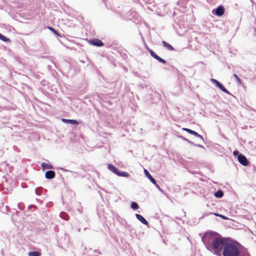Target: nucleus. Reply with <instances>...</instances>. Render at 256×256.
Returning <instances> with one entry per match:
<instances>
[{
    "label": "nucleus",
    "instance_id": "obj_22",
    "mask_svg": "<svg viewBox=\"0 0 256 256\" xmlns=\"http://www.w3.org/2000/svg\"><path fill=\"white\" fill-rule=\"evenodd\" d=\"M212 214H214V215L217 216H219V217H220L224 219V220H227L228 218L223 216V215H222V214H216V213H211Z\"/></svg>",
    "mask_w": 256,
    "mask_h": 256
},
{
    "label": "nucleus",
    "instance_id": "obj_24",
    "mask_svg": "<svg viewBox=\"0 0 256 256\" xmlns=\"http://www.w3.org/2000/svg\"><path fill=\"white\" fill-rule=\"evenodd\" d=\"M35 192L37 194L39 195L42 192V189L40 188H37L36 189Z\"/></svg>",
    "mask_w": 256,
    "mask_h": 256
},
{
    "label": "nucleus",
    "instance_id": "obj_26",
    "mask_svg": "<svg viewBox=\"0 0 256 256\" xmlns=\"http://www.w3.org/2000/svg\"><path fill=\"white\" fill-rule=\"evenodd\" d=\"M155 185L158 188V189H159L160 190H161L160 186L158 184H155Z\"/></svg>",
    "mask_w": 256,
    "mask_h": 256
},
{
    "label": "nucleus",
    "instance_id": "obj_21",
    "mask_svg": "<svg viewBox=\"0 0 256 256\" xmlns=\"http://www.w3.org/2000/svg\"><path fill=\"white\" fill-rule=\"evenodd\" d=\"M42 168L44 169L52 168V167L50 166H49L48 164H46V163H42Z\"/></svg>",
    "mask_w": 256,
    "mask_h": 256
},
{
    "label": "nucleus",
    "instance_id": "obj_1",
    "mask_svg": "<svg viewBox=\"0 0 256 256\" xmlns=\"http://www.w3.org/2000/svg\"><path fill=\"white\" fill-rule=\"evenodd\" d=\"M202 240L208 250L219 256L230 242L228 240L220 238L216 233L212 232L206 233Z\"/></svg>",
    "mask_w": 256,
    "mask_h": 256
},
{
    "label": "nucleus",
    "instance_id": "obj_23",
    "mask_svg": "<svg viewBox=\"0 0 256 256\" xmlns=\"http://www.w3.org/2000/svg\"><path fill=\"white\" fill-rule=\"evenodd\" d=\"M234 78H236V80L237 81V82L239 84H241L242 83V81L240 79V78H238V76L237 74H234Z\"/></svg>",
    "mask_w": 256,
    "mask_h": 256
},
{
    "label": "nucleus",
    "instance_id": "obj_28",
    "mask_svg": "<svg viewBox=\"0 0 256 256\" xmlns=\"http://www.w3.org/2000/svg\"><path fill=\"white\" fill-rule=\"evenodd\" d=\"M244 256H250L248 254H246L244 255Z\"/></svg>",
    "mask_w": 256,
    "mask_h": 256
},
{
    "label": "nucleus",
    "instance_id": "obj_14",
    "mask_svg": "<svg viewBox=\"0 0 256 256\" xmlns=\"http://www.w3.org/2000/svg\"><path fill=\"white\" fill-rule=\"evenodd\" d=\"M62 120L64 122H68L72 124H78L77 121L74 120H67L63 118L62 119Z\"/></svg>",
    "mask_w": 256,
    "mask_h": 256
},
{
    "label": "nucleus",
    "instance_id": "obj_2",
    "mask_svg": "<svg viewBox=\"0 0 256 256\" xmlns=\"http://www.w3.org/2000/svg\"><path fill=\"white\" fill-rule=\"evenodd\" d=\"M222 254L224 256H240V252L238 248L230 242L225 247Z\"/></svg>",
    "mask_w": 256,
    "mask_h": 256
},
{
    "label": "nucleus",
    "instance_id": "obj_16",
    "mask_svg": "<svg viewBox=\"0 0 256 256\" xmlns=\"http://www.w3.org/2000/svg\"><path fill=\"white\" fill-rule=\"evenodd\" d=\"M40 254L38 252H32L28 254V256H40Z\"/></svg>",
    "mask_w": 256,
    "mask_h": 256
},
{
    "label": "nucleus",
    "instance_id": "obj_8",
    "mask_svg": "<svg viewBox=\"0 0 256 256\" xmlns=\"http://www.w3.org/2000/svg\"><path fill=\"white\" fill-rule=\"evenodd\" d=\"M144 173L150 180L154 184H156V180L152 176L149 172L146 170H144Z\"/></svg>",
    "mask_w": 256,
    "mask_h": 256
},
{
    "label": "nucleus",
    "instance_id": "obj_5",
    "mask_svg": "<svg viewBox=\"0 0 256 256\" xmlns=\"http://www.w3.org/2000/svg\"><path fill=\"white\" fill-rule=\"evenodd\" d=\"M182 130L184 131H186L187 132H188L189 134H193L194 135V136L200 138V139H203V138L202 136H200V134H199L198 133H197L195 131H194L190 129H189V128H183Z\"/></svg>",
    "mask_w": 256,
    "mask_h": 256
},
{
    "label": "nucleus",
    "instance_id": "obj_12",
    "mask_svg": "<svg viewBox=\"0 0 256 256\" xmlns=\"http://www.w3.org/2000/svg\"><path fill=\"white\" fill-rule=\"evenodd\" d=\"M108 168L111 172H114L116 174H117V173L118 172V170L114 165H112V164H109L108 166Z\"/></svg>",
    "mask_w": 256,
    "mask_h": 256
},
{
    "label": "nucleus",
    "instance_id": "obj_20",
    "mask_svg": "<svg viewBox=\"0 0 256 256\" xmlns=\"http://www.w3.org/2000/svg\"><path fill=\"white\" fill-rule=\"evenodd\" d=\"M0 39L4 42H8L9 40V39L6 36L0 34Z\"/></svg>",
    "mask_w": 256,
    "mask_h": 256
},
{
    "label": "nucleus",
    "instance_id": "obj_19",
    "mask_svg": "<svg viewBox=\"0 0 256 256\" xmlns=\"http://www.w3.org/2000/svg\"><path fill=\"white\" fill-rule=\"evenodd\" d=\"M131 208L134 210H137L138 208V206L135 202H132L131 204Z\"/></svg>",
    "mask_w": 256,
    "mask_h": 256
},
{
    "label": "nucleus",
    "instance_id": "obj_4",
    "mask_svg": "<svg viewBox=\"0 0 256 256\" xmlns=\"http://www.w3.org/2000/svg\"><path fill=\"white\" fill-rule=\"evenodd\" d=\"M238 159L239 162L244 166H247L248 164V162L246 156L242 154L238 155Z\"/></svg>",
    "mask_w": 256,
    "mask_h": 256
},
{
    "label": "nucleus",
    "instance_id": "obj_11",
    "mask_svg": "<svg viewBox=\"0 0 256 256\" xmlns=\"http://www.w3.org/2000/svg\"><path fill=\"white\" fill-rule=\"evenodd\" d=\"M136 216L143 224H148V222L146 221V220L142 216H141V215H140L139 214H136Z\"/></svg>",
    "mask_w": 256,
    "mask_h": 256
},
{
    "label": "nucleus",
    "instance_id": "obj_18",
    "mask_svg": "<svg viewBox=\"0 0 256 256\" xmlns=\"http://www.w3.org/2000/svg\"><path fill=\"white\" fill-rule=\"evenodd\" d=\"M60 216L64 220H68V216L63 212L60 214Z\"/></svg>",
    "mask_w": 256,
    "mask_h": 256
},
{
    "label": "nucleus",
    "instance_id": "obj_15",
    "mask_svg": "<svg viewBox=\"0 0 256 256\" xmlns=\"http://www.w3.org/2000/svg\"><path fill=\"white\" fill-rule=\"evenodd\" d=\"M162 44H163V46L165 48H167L168 50H174L173 47L170 44L166 42L165 41L162 42Z\"/></svg>",
    "mask_w": 256,
    "mask_h": 256
},
{
    "label": "nucleus",
    "instance_id": "obj_6",
    "mask_svg": "<svg viewBox=\"0 0 256 256\" xmlns=\"http://www.w3.org/2000/svg\"><path fill=\"white\" fill-rule=\"evenodd\" d=\"M90 44L97 46H100L103 45L102 42L98 39H94L90 41Z\"/></svg>",
    "mask_w": 256,
    "mask_h": 256
},
{
    "label": "nucleus",
    "instance_id": "obj_7",
    "mask_svg": "<svg viewBox=\"0 0 256 256\" xmlns=\"http://www.w3.org/2000/svg\"><path fill=\"white\" fill-rule=\"evenodd\" d=\"M150 55L152 56L154 58H156L160 62L164 64L166 63L165 60L162 58L160 56H158V55H156L152 50H150Z\"/></svg>",
    "mask_w": 256,
    "mask_h": 256
},
{
    "label": "nucleus",
    "instance_id": "obj_10",
    "mask_svg": "<svg viewBox=\"0 0 256 256\" xmlns=\"http://www.w3.org/2000/svg\"><path fill=\"white\" fill-rule=\"evenodd\" d=\"M55 173L54 171L49 170L46 172L45 176L48 179H52L54 177Z\"/></svg>",
    "mask_w": 256,
    "mask_h": 256
},
{
    "label": "nucleus",
    "instance_id": "obj_9",
    "mask_svg": "<svg viewBox=\"0 0 256 256\" xmlns=\"http://www.w3.org/2000/svg\"><path fill=\"white\" fill-rule=\"evenodd\" d=\"M216 14L218 16H222L224 14V9L223 7L220 6L216 10Z\"/></svg>",
    "mask_w": 256,
    "mask_h": 256
},
{
    "label": "nucleus",
    "instance_id": "obj_17",
    "mask_svg": "<svg viewBox=\"0 0 256 256\" xmlns=\"http://www.w3.org/2000/svg\"><path fill=\"white\" fill-rule=\"evenodd\" d=\"M214 196L216 198H221L223 196V192L222 191H218L214 193Z\"/></svg>",
    "mask_w": 256,
    "mask_h": 256
},
{
    "label": "nucleus",
    "instance_id": "obj_13",
    "mask_svg": "<svg viewBox=\"0 0 256 256\" xmlns=\"http://www.w3.org/2000/svg\"><path fill=\"white\" fill-rule=\"evenodd\" d=\"M117 176H123V177H128L130 176L129 174L124 172H120L118 171V172L117 173Z\"/></svg>",
    "mask_w": 256,
    "mask_h": 256
},
{
    "label": "nucleus",
    "instance_id": "obj_3",
    "mask_svg": "<svg viewBox=\"0 0 256 256\" xmlns=\"http://www.w3.org/2000/svg\"><path fill=\"white\" fill-rule=\"evenodd\" d=\"M211 82H213L214 84H216V85L220 88V89L222 92L226 94H229L228 91L224 86L220 83L217 80L212 78Z\"/></svg>",
    "mask_w": 256,
    "mask_h": 256
},
{
    "label": "nucleus",
    "instance_id": "obj_27",
    "mask_svg": "<svg viewBox=\"0 0 256 256\" xmlns=\"http://www.w3.org/2000/svg\"><path fill=\"white\" fill-rule=\"evenodd\" d=\"M49 29L52 31L55 32V30L52 28H49Z\"/></svg>",
    "mask_w": 256,
    "mask_h": 256
},
{
    "label": "nucleus",
    "instance_id": "obj_25",
    "mask_svg": "<svg viewBox=\"0 0 256 256\" xmlns=\"http://www.w3.org/2000/svg\"><path fill=\"white\" fill-rule=\"evenodd\" d=\"M233 154H234V156H238V155H239V154H238V151H237V150H234V151L233 152Z\"/></svg>",
    "mask_w": 256,
    "mask_h": 256
}]
</instances>
